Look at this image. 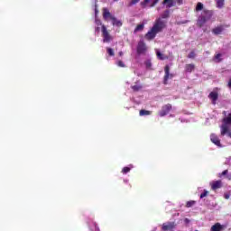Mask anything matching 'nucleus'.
<instances>
[{
  "label": "nucleus",
  "mask_w": 231,
  "mask_h": 231,
  "mask_svg": "<svg viewBox=\"0 0 231 231\" xmlns=\"http://www.w3.org/2000/svg\"><path fill=\"white\" fill-rule=\"evenodd\" d=\"M212 15H214V12L204 9L201 13V15L199 17L197 21V25L199 26V28H202V26L205 25L207 21H210V19H212Z\"/></svg>",
  "instance_id": "2"
},
{
  "label": "nucleus",
  "mask_w": 231,
  "mask_h": 231,
  "mask_svg": "<svg viewBox=\"0 0 231 231\" xmlns=\"http://www.w3.org/2000/svg\"><path fill=\"white\" fill-rule=\"evenodd\" d=\"M95 23H96L97 26H104V24H102V21H100L98 19H96Z\"/></svg>",
  "instance_id": "34"
},
{
  "label": "nucleus",
  "mask_w": 231,
  "mask_h": 231,
  "mask_svg": "<svg viewBox=\"0 0 231 231\" xmlns=\"http://www.w3.org/2000/svg\"><path fill=\"white\" fill-rule=\"evenodd\" d=\"M227 136H229V138H231V132H227Z\"/></svg>",
  "instance_id": "43"
},
{
  "label": "nucleus",
  "mask_w": 231,
  "mask_h": 231,
  "mask_svg": "<svg viewBox=\"0 0 231 231\" xmlns=\"http://www.w3.org/2000/svg\"><path fill=\"white\" fill-rule=\"evenodd\" d=\"M217 7L223 8L225 6V0H216Z\"/></svg>",
  "instance_id": "21"
},
{
  "label": "nucleus",
  "mask_w": 231,
  "mask_h": 231,
  "mask_svg": "<svg viewBox=\"0 0 231 231\" xmlns=\"http://www.w3.org/2000/svg\"><path fill=\"white\" fill-rule=\"evenodd\" d=\"M156 55L159 60H167V59H169V56L164 55L163 53L160 52V51H156Z\"/></svg>",
  "instance_id": "16"
},
{
  "label": "nucleus",
  "mask_w": 231,
  "mask_h": 231,
  "mask_svg": "<svg viewBox=\"0 0 231 231\" xmlns=\"http://www.w3.org/2000/svg\"><path fill=\"white\" fill-rule=\"evenodd\" d=\"M223 125H221L220 129H221V135L225 136L226 134V133H228V125H231V113L228 114V116L226 117H225L223 120Z\"/></svg>",
  "instance_id": "4"
},
{
  "label": "nucleus",
  "mask_w": 231,
  "mask_h": 231,
  "mask_svg": "<svg viewBox=\"0 0 231 231\" xmlns=\"http://www.w3.org/2000/svg\"><path fill=\"white\" fill-rule=\"evenodd\" d=\"M229 198H230V195H225L226 199H229Z\"/></svg>",
  "instance_id": "40"
},
{
  "label": "nucleus",
  "mask_w": 231,
  "mask_h": 231,
  "mask_svg": "<svg viewBox=\"0 0 231 231\" xmlns=\"http://www.w3.org/2000/svg\"><path fill=\"white\" fill-rule=\"evenodd\" d=\"M118 55H119V57H123L124 56V52L123 51H119Z\"/></svg>",
  "instance_id": "37"
},
{
  "label": "nucleus",
  "mask_w": 231,
  "mask_h": 231,
  "mask_svg": "<svg viewBox=\"0 0 231 231\" xmlns=\"http://www.w3.org/2000/svg\"><path fill=\"white\" fill-rule=\"evenodd\" d=\"M171 110H172V105L171 104L164 105L162 106L161 111L159 112V116H167V115H169V113H171Z\"/></svg>",
  "instance_id": "8"
},
{
  "label": "nucleus",
  "mask_w": 231,
  "mask_h": 231,
  "mask_svg": "<svg viewBox=\"0 0 231 231\" xmlns=\"http://www.w3.org/2000/svg\"><path fill=\"white\" fill-rule=\"evenodd\" d=\"M171 16V11L170 10H165L162 14L161 15L162 19H169Z\"/></svg>",
  "instance_id": "18"
},
{
  "label": "nucleus",
  "mask_w": 231,
  "mask_h": 231,
  "mask_svg": "<svg viewBox=\"0 0 231 231\" xmlns=\"http://www.w3.org/2000/svg\"><path fill=\"white\" fill-rule=\"evenodd\" d=\"M95 14H96V15H97L98 14V9H95Z\"/></svg>",
  "instance_id": "41"
},
{
  "label": "nucleus",
  "mask_w": 231,
  "mask_h": 231,
  "mask_svg": "<svg viewBox=\"0 0 231 231\" xmlns=\"http://www.w3.org/2000/svg\"><path fill=\"white\" fill-rule=\"evenodd\" d=\"M223 230H225V226H223V225L219 223H216L210 228V231H223Z\"/></svg>",
  "instance_id": "13"
},
{
  "label": "nucleus",
  "mask_w": 231,
  "mask_h": 231,
  "mask_svg": "<svg viewBox=\"0 0 231 231\" xmlns=\"http://www.w3.org/2000/svg\"><path fill=\"white\" fill-rule=\"evenodd\" d=\"M221 56H222L221 53H218V54L215 55L216 62H221V60H223L221 59Z\"/></svg>",
  "instance_id": "28"
},
{
  "label": "nucleus",
  "mask_w": 231,
  "mask_h": 231,
  "mask_svg": "<svg viewBox=\"0 0 231 231\" xmlns=\"http://www.w3.org/2000/svg\"><path fill=\"white\" fill-rule=\"evenodd\" d=\"M117 66H119V68H125V63H124L122 60H119L117 61Z\"/></svg>",
  "instance_id": "32"
},
{
  "label": "nucleus",
  "mask_w": 231,
  "mask_h": 231,
  "mask_svg": "<svg viewBox=\"0 0 231 231\" xmlns=\"http://www.w3.org/2000/svg\"><path fill=\"white\" fill-rule=\"evenodd\" d=\"M174 77L173 74H171V67L166 65L164 67V77H163V84L167 86L169 84V79H172Z\"/></svg>",
  "instance_id": "7"
},
{
  "label": "nucleus",
  "mask_w": 231,
  "mask_h": 231,
  "mask_svg": "<svg viewBox=\"0 0 231 231\" xmlns=\"http://www.w3.org/2000/svg\"><path fill=\"white\" fill-rule=\"evenodd\" d=\"M223 30H224L223 25H220V26L214 28L212 30V33H214L215 35H219L223 32Z\"/></svg>",
  "instance_id": "15"
},
{
  "label": "nucleus",
  "mask_w": 231,
  "mask_h": 231,
  "mask_svg": "<svg viewBox=\"0 0 231 231\" xmlns=\"http://www.w3.org/2000/svg\"><path fill=\"white\" fill-rule=\"evenodd\" d=\"M194 205H196V201L195 200H189L186 203V208H190V207H194Z\"/></svg>",
  "instance_id": "24"
},
{
  "label": "nucleus",
  "mask_w": 231,
  "mask_h": 231,
  "mask_svg": "<svg viewBox=\"0 0 231 231\" xmlns=\"http://www.w3.org/2000/svg\"><path fill=\"white\" fill-rule=\"evenodd\" d=\"M201 10H203V3L199 2V3L197 4V6H196V8H195V11H196V12H201Z\"/></svg>",
  "instance_id": "22"
},
{
  "label": "nucleus",
  "mask_w": 231,
  "mask_h": 231,
  "mask_svg": "<svg viewBox=\"0 0 231 231\" xmlns=\"http://www.w3.org/2000/svg\"><path fill=\"white\" fill-rule=\"evenodd\" d=\"M208 98L212 100V104L216 105V102H217V98H219V94L216 91H212L209 93Z\"/></svg>",
  "instance_id": "11"
},
{
  "label": "nucleus",
  "mask_w": 231,
  "mask_h": 231,
  "mask_svg": "<svg viewBox=\"0 0 231 231\" xmlns=\"http://www.w3.org/2000/svg\"><path fill=\"white\" fill-rule=\"evenodd\" d=\"M142 85H134V86H132V89H133V91H135V92H138V91H140V89H142Z\"/></svg>",
  "instance_id": "25"
},
{
  "label": "nucleus",
  "mask_w": 231,
  "mask_h": 231,
  "mask_svg": "<svg viewBox=\"0 0 231 231\" xmlns=\"http://www.w3.org/2000/svg\"><path fill=\"white\" fill-rule=\"evenodd\" d=\"M226 174H228V170H225L224 171H222V173L219 176H226Z\"/></svg>",
  "instance_id": "36"
},
{
  "label": "nucleus",
  "mask_w": 231,
  "mask_h": 231,
  "mask_svg": "<svg viewBox=\"0 0 231 231\" xmlns=\"http://www.w3.org/2000/svg\"><path fill=\"white\" fill-rule=\"evenodd\" d=\"M227 86L231 89V79H229V82H228Z\"/></svg>",
  "instance_id": "38"
},
{
  "label": "nucleus",
  "mask_w": 231,
  "mask_h": 231,
  "mask_svg": "<svg viewBox=\"0 0 231 231\" xmlns=\"http://www.w3.org/2000/svg\"><path fill=\"white\" fill-rule=\"evenodd\" d=\"M123 174H127V172H131V168L124 167L122 170Z\"/></svg>",
  "instance_id": "29"
},
{
  "label": "nucleus",
  "mask_w": 231,
  "mask_h": 231,
  "mask_svg": "<svg viewBox=\"0 0 231 231\" xmlns=\"http://www.w3.org/2000/svg\"><path fill=\"white\" fill-rule=\"evenodd\" d=\"M178 5H181L183 3V0H177Z\"/></svg>",
  "instance_id": "39"
},
{
  "label": "nucleus",
  "mask_w": 231,
  "mask_h": 231,
  "mask_svg": "<svg viewBox=\"0 0 231 231\" xmlns=\"http://www.w3.org/2000/svg\"><path fill=\"white\" fill-rule=\"evenodd\" d=\"M144 64L148 69H151L152 67V63L151 62L150 60H147Z\"/></svg>",
  "instance_id": "31"
},
{
  "label": "nucleus",
  "mask_w": 231,
  "mask_h": 231,
  "mask_svg": "<svg viewBox=\"0 0 231 231\" xmlns=\"http://www.w3.org/2000/svg\"><path fill=\"white\" fill-rule=\"evenodd\" d=\"M162 5H166L167 8H172L174 6L173 0H163Z\"/></svg>",
  "instance_id": "17"
},
{
  "label": "nucleus",
  "mask_w": 231,
  "mask_h": 231,
  "mask_svg": "<svg viewBox=\"0 0 231 231\" xmlns=\"http://www.w3.org/2000/svg\"><path fill=\"white\" fill-rule=\"evenodd\" d=\"M196 58V52H194V51H192L191 52H189V54L188 55V59H195Z\"/></svg>",
  "instance_id": "30"
},
{
  "label": "nucleus",
  "mask_w": 231,
  "mask_h": 231,
  "mask_svg": "<svg viewBox=\"0 0 231 231\" xmlns=\"http://www.w3.org/2000/svg\"><path fill=\"white\" fill-rule=\"evenodd\" d=\"M158 3H160V0H153V2L150 5L151 8L156 6V5H158Z\"/></svg>",
  "instance_id": "33"
},
{
  "label": "nucleus",
  "mask_w": 231,
  "mask_h": 231,
  "mask_svg": "<svg viewBox=\"0 0 231 231\" xmlns=\"http://www.w3.org/2000/svg\"><path fill=\"white\" fill-rule=\"evenodd\" d=\"M101 33H102L103 42L109 43L111 42V41H113V36L111 35V33H109V31H107V27H106V25H102Z\"/></svg>",
  "instance_id": "5"
},
{
  "label": "nucleus",
  "mask_w": 231,
  "mask_h": 231,
  "mask_svg": "<svg viewBox=\"0 0 231 231\" xmlns=\"http://www.w3.org/2000/svg\"><path fill=\"white\" fill-rule=\"evenodd\" d=\"M211 189L213 190H217V189H221L223 187V181L217 180L210 183Z\"/></svg>",
  "instance_id": "12"
},
{
  "label": "nucleus",
  "mask_w": 231,
  "mask_h": 231,
  "mask_svg": "<svg viewBox=\"0 0 231 231\" xmlns=\"http://www.w3.org/2000/svg\"><path fill=\"white\" fill-rule=\"evenodd\" d=\"M208 196V191L207 189H204L203 193L200 194V199H203V198H207Z\"/></svg>",
  "instance_id": "26"
},
{
  "label": "nucleus",
  "mask_w": 231,
  "mask_h": 231,
  "mask_svg": "<svg viewBox=\"0 0 231 231\" xmlns=\"http://www.w3.org/2000/svg\"><path fill=\"white\" fill-rule=\"evenodd\" d=\"M106 52L108 53V55L110 57H115V51L112 48L107 47L106 48Z\"/></svg>",
  "instance_id": "23"
},
{
  "label": "nucleus",
  "mask_w": 231,
  "mask_h": 231,
  "mask_svg": "<svg viewBox=\"0 0 231 231\" xmlns=\"http://www.w3.org/2000/svg\"><path fill=\"white\" fill-rule=\"evenodd\" d=\"M137 3H140V0H131L130 6H133L134 5H136Z\"/></svg>",
  "instance_id": "35"
},
{
  "label": "nucleus",
  "mask_w": 231,
  "mask_h": 231,
  "mask_svg": "<svg viewBox=\"0 0 231 231\" xmlns=\"http://www.w3.org/2000/svg\"><path fill=\"white\" fill-rule=\"evenodd\" d=\"M96 32H100V27H96Z\"/></svg>",
  "instance_id": "42"
},
{
  "label": "nucleus",
  "mask_w": 231,
  "mask_h": 231,
  "mask_svg": "<svg viewBox=\"0 0 231 231\" xmlns=\"http://www.w3.org/2000/svg\"><path fill=\"white\" fill-rule=\"evenodd\" d=\"M103 19L104 21H109V19H111L113 26H117V28H120L123 24L122 21L117 20L116 17L113 16L109 12V9L106 7L103 8Z\"/></svg>",
  "instance_id": "3"
},
{
  "label": "nucleus",
  "mask_w": 231,
  "mask_h": 231,
  "mask_svg": "<svg viewBox=\"0 0 231 231\" xmlns=\"http://www.w3.org/2000/svg\"><path fill=\"white\" fill-rule=\"evenodd\" d=\"M167 26V22L163 21L162 18H157L153 23L152 27L144 35L146 41H153L156 38V35L161 32H163L164 28Z\"/></svg>",
  "instance_id": "1"
},
{
  "label": "nucleus",
  "mask_w": 231,
  "mask_h": 231,
  "mask_svg": "<svg viewBox=\"0 0 231 231\" xmlns=\"http://www.w3.org/2000/svg\"><path fill=\"white\" fill-rule=\"evenodd\" d=\"M196 69V65L190 63L185 65V71L186 73H192Z\"/></svg>",
  "instance_id": "14"
},
{
  "label": "nucleus",
  "mask_w": 231,
  "mask_h": 231,
  "mask_svg": "<svg viewBox=\"0 0 231 231\" xmlns=\"http://www.w3.org/2000/svg\"><path fill=\"white\" fill-rule=\"evenodd\" d=\"M176 228V222H166L162 224V231L174 230Z\"/></svg>",
  "instance_id": "9"
},
{
  "label": "nucleus",
  "mask_w": 231,
  "mask_h": 231,
  "mask_svg": "<svg viewBox=\"0 0 231 231\" xmlns=\"http://www.w3.org/2000/svg\"><path fill=\"white\" fill-rule=\"evenodd\" d=\"M148 3H151V0H143V2H141V6L143 8H145Z\"/></svg>",
  "instance_id": "27"
},
{
  "label": "nucleus",
  "mask_w": 231,
  "mask_h": 231,
  "mask_svg": "<svg viewBox=\"0 0 231 231\" xmlns=\"http://www.w3.org/2000/svg\"><path fill=\"white\" fill-rule=\"evenodd\" d=\"M136 51L138 55H145L147 52V45L145 44V42L143 40L138 42Z\"/></svg>",
  "instance_id": "6"
},
{
  "label": "nucleus",
  "mask_w": 231,
  "mask_h": 231,
  "mask_svg": "<svg viewBox=\"0 0 231 231\" xmlns=\"http://www.w3.org/2000/svg\"><path fill=\"white\" fill-rule=\"evenodd\" d=\"M143 28H145V25L143 23L138 24L134 29V33H136V32L143 31Z\"/></svg>",
  "instance_id": "20"
},
{
  "label": "nucleus",
  "mask_w": 231,
  "mask_h": 231,
  "mask_svg": "<svg viewBox=\"0 0 231 231\" xmlns=\"http://www.w3.org/2000/svg\"><path fill=\"white\" fill-rule=\"evenodd\" d=\"M210 140H211L212 143L217 145V147H223L221 145V140H219V137H217V135H216V134H212L210 135Z\"/></svg>",
  "instance_id": "10"
},
{
  "label": "nucleus",
  "mask_w": 231,
  "mask_h": 231,
  "mask_svg": "<svg viewBox=\"0 0 231 231\" xmlns=\"http://www.w3.org/2000/svg\"><path fill=\"white\" fill-rule=\"evenodd\" d=\"M139 115H140V116H147L151 115V111L142 109V110H140Z\"/></svg>",
  "instance_id": "19"
}]
</instances>
